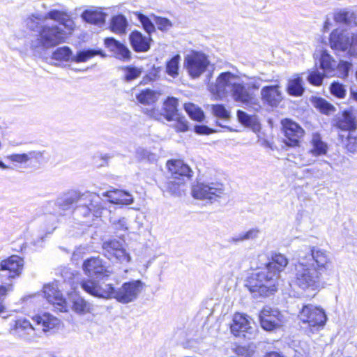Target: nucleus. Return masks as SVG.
I'll return each mask as SVG.
<instances>
[{"instance_id": "31", "label": "nucleus", "mask_w": 357, "mask_h": 357, "mask_svg": "<svg viewBox=\"0 0 357 357\" xmlns=\"http://www.w3.org/2000/svg\"><path fill=\"white\" fill-rule=\"evenodd\" d=\"M178 99L174 97H168L164 102L162 111L164 113V118L168 121H172L174 119L178 118L180 115L178 110Z\"/></svg>"}, {"instance_id": "63", "label": "nucleus", "mask_w": 357, "mask_h": 357, "mask_svg": "<svg viewBox=\"0 0 357 357\" xmlns=\"http://www.w3.org/2000/svg\"><path fill=\"white\" fill-rule=\"evenodd\" d=\"M61 275L64 278L63 282L68 284L69 285H70L71 288L74 289H75V287H73L74 279H75L74 274L72 272H68V270H65L63 271Z\"/></svg>"}, {"instance_id": "32", "label": "nucleus", "mask_w": 357, "mask_h": 357, "mask_svg": "<svg viewBox=\"0 0 357 357\" xmlns=\"http://www.w3.org/2000/svg\"><path fill=\"white\" fill-rule=\"evenodd\" d=\"M78 192L72 191L59 197L55 204L59 208V215H63L62 211L69 209L74 203L78 202Z\"/></svg>"}, {"instance_id": "24", "label": "nucleus", "mask_w": 357, "mask_h": 357, "mask_svg": "<svg viewBox=\"0 0 357 357\" xmlns=\"http://www.w3.org/2000/svg\"><path fill=\"white\" fill-rule=\"evenodd\" d=\"M72 310L76 314L84 315L93 312V305L78 294H72L70 297Z\"/></svg>"}, {"instance_id": "22", "label": "nucleus", "mask_w": 357, "mask_h": 357, "mask_svg": "<svg viewBox=\"0 0 357 357\" xmlns=\"http://www.w3.org/2000/svg\"><path fill=\"white\" fill-rule=\"evenodd\" d=\"M104 43L106 47L114 54L116 59L124 61L130 60L131 52L124 44L114 38H106Z\"/></svg>"}, {"instance_id": "1", "label": "nucleus", "mask_w": 357, "mask_h": 357, "mask_svg": "<svg viewBox=\"0 0 357 357\" xmlns=\"http://www.w3.org/2000/svg\"><path fill=\"white\" fill-rule=\"evenodd\" d=\"M24 27L33 34L28 41V47L35 56L40 57L49 49L64 43L67 31H73L75 23L66 13L51 10L43 14L34 13L23 20Z\"/></svg>"}, {"instance_id": "2", "label": "nucleus", "mask_w": 357, "mask_h": 357, "mask_svg": "<svg viewBox=\"0 0 357 357\" xmlns=\"http://www.w3.org/2000/svg\"><path fill=\"white\" fill-rule=\"evenodd\" d=\"M248 79L244 82L239 76L229 71L223 72L217 77L211 91L220 98L229 93L235 102L243 105H254L257 102L254 91L258 90L264 80L260 77Z\"/></svg>"}, {"instance_id": "59", "label": "nucleus", "mask_w": 357, "mask_h": 357, "mask_svg": "<svg viewBox=\"0 0 357 357\" xmlns=\"http://www.w3.org/2000/svg\"><path fill=\"white\" fill-rule=\"evenodd\" d=\"M173 121H176L174 127L177 131L185 132L188 130V121L185 116L180 114L178 116V118L174 119Z\"/></svg>"}, {"instance_id": "58", "label": "nucleus", "mask_w": 357, "mask_h": 357, "mask_svg": "<svg viewBox=\"0 0 357 357\" xmlns=\"http://www.w3.org/2000/svg\"><path fill=\"white\" fill-rule=\"evenodd\" d=\"M113 228L116 231H127L128 229V221L126 218H121L112 221Z\"/></svg>"}, {"instance_id": "30", "label": "nucleus", "mask_w": 357, "mask_h": 357, "mask_svg": "<svg viewBox=\"0 0 357 357\" xmlns=\"http://www.w3.org/2000/svg\"><path fill=\"white\" fill-rule=\"evenodd\" d=\"M319 68L326 76H332L336 68V61L328 54L326 50H322L319 58Z\"/></svg>"}, {"instance_id": "21", "label": "nucleus", "mask_w": 357, "mask_h": 357, "mask_svg": "<svg viewBox=\"0 0 357 357\" xmlns=\"http://www.w3.org/2000/svg\"><path fill=\"white\" fill-rule=\"evenodd\" d=\"M351 33L340 30L335 29L330 35V45L332 49L340 51H345L349 48V42L351 40Z\"/></svg>"}, {"instance_id": "41", "label": "nucleus", "mask_w": 357, "mask_h": 357, "mask_svg": "<svg viewBox=\"0 0 357 357\" xmlns=\"http://www.w3.org/2000/svg\"><path fill=\"white\" fill-rule=\"evenodd\" d=\"M73 51L68 46H63L56 48L52 54V59L60 61H71Z\"/></svg>"}, {"instance_id": "5", "label": "nucleus", "mask_w": 357, "mask_h": 357, "mask_svg": "<svg viewBox=\"0 0 357 357\" xmlns=\"http://www.w3.org/2000/svg\"><path fill=\"white\" fill-rule=\"evenodd\" d=\"M298 317L313 333L323 328L327 321L324 310L312 304L303 305Z\"/></svg>"}, {"instance_id": "6", "label": "nucleus", "mask_w": 357, "mask_h": 357, "mask_svg": "<svg viewBox=\"0 0 357 357\" xmlns=\"http://www.w3.org/2000/svg\"><path fill=\"white\" fill-rule=\"evenodd\" d=\"M225 187L218 181L210 183L197 182L192 186V195L198 199H208L211 202L215 201L224 195Z\"/></svg>"}, {"instance_id": "35", "label": "nucleus", "mask_w": 357, "mask_h": 357, "mask_svg": "<svg viewBox=\"0 0 357 357\" xmlns=\"http://www.w3.org/2000/svg\"><path fill=\"white\" fill-rule=\"evenodd\" d=\"M311 144L312 147L310 150V152L313 155H323L327 153V144L322 140L320 134L317 132L313 133Z\"/></svg>"}, {"instance_id": "64", "label": "nucleus", "mask_w": 357, "mask_h": 357, "mask_svg": "<svg viewBox=\"0 0 357 357\" xmlns=\"http://www.w3.org/2000/svg\"><path fill=\"white\" fill-rule=\"evenodd\" d=\"M195 132L199 135H209L213 132V130L204 125H197L195 126Z\"/></svg>"}, {"instance_id": "34", "label": "nucleus", "mask_w": 357, "mask_h": 357, "mask_svg": "<svg viewBox=\"0 0 357 357\" xmlns=\"http://www.w3.org/2000/svg\"><path fill=\"white\" fill-rule=\"evenodd\" d=\"M107 197L112 203L116 204L128 205L133 202L132 196L128 192L121 190L108 192Z\"/></svg>"}, {"instance_id": "62", "label": "nucleus", "mask_w": 357, "mask_h": 357, "mask_svg": "<svg viewBox=\"0 0 357 357\" xmlns=\"http://www.w3.org/2000/svg\"><path fill=\"white\" fill-rule=\"evenodd\" d=\"M349 42V52L351 55L357 56V34H351V40Z\"/></svg>"}, {"instance_id": "53", "label": "nucleus", "mask_w": 357, "mask_h": 357, "mask_svg": "<svg viewBox=\"0 0 357 357\" xmlns=\"http://www.w3.org/2000/svg\"><path fill=\"white\" fill-rule=\"evenodd\" d=\"M136 157L139 160H147L149 162L155 160V155L144 148H138L136 151Z\"/></svg>"}, {"instance_id": "40", "label": "nucleus", "mask_w": 357, "mask_h": 357, "mask_svg": "<svg viewBox=\"0 0 357 357\" xmlns=\"http://www.w3.org/2000/svg\"><path fill=\"white\" fill-rule=\"evenodd\" d=\"M314 106L322 114H330L335 111V107L326 100L316 97L313 100Z\"/></svg>"}, {"instance_id": "50", "label": "nucleus", "mask_w": 357, "mask_h": 357, "mask_svg": "<svg viewBox=\"0 0 357 357\" xmlns=\"http://www.w3.org/2000/svg\"><path fill=\"white\" fill-rule=\"evenodd\" d=\"M325 76H326V74L324 75L317 70H312L308 75L307 81L314 86H320L322 84Z\"/></svg>"}, {"instance_id": "23", "label": "nucleus", "mask_w": 357, "mask_h": 357, "mask_svg": "<svg viewBox=\"0 0 357 357\" xmlns=\"http://www.w3.org/2000/svg\"><path fill=\"white\" fill-rule=\"evenodd\" d=\"M129 40L135 52H146L150 49L152 39L150 36H144L139 31H133L129 36Z\"/></svg>"}, {"instance_id": "28", "label": "nucleus", "mask_w": 357, "mask_h": 357, "mask_svg": "<svg viewBox=\"0 0 357 357\" xmlns=\"http://www.w3.org/2000/svg\"><path fill=\"white\" fill-rule=\"evenodd\" d=\"M36 328L26 319H18L15 322V331L16 334L26 340H31L35 337Z\"/></svg>"}, {"instance_id": "15", "label": "nucleus", "mask_w": 357, "mask_h": 357, "mask_svg": "<svg viewBox=\"0 0 357 357\" xmlns=\"http://www.w3.org/2000/svg\"><path fill=\"white\" fill-rule=\"evenodd\" d=\"M209 65V61L206 54L195 52L185 58L184 66L190 76L192 78L199 77Z\"/></svg>"}, {"instance_id": "10", "label": "nucleus", "mask_w": 357, "mask_h": 357, "mask_svg": "<svg viewBox=\"0 0 357 357\" xmlns=\"http://www.w3.org/2000/svg\"><path fill=\"white\" fill-rule=\"evenodd\" d=\"M82 289L89 294L100 298H114L115 287L112 284H99L93 279H85L81 282Z\"/></svg>"}, {"instance_id": "37", "label": "nucleus", "mask_w": 357, "mask_h": 357, "mask_svg": "<svg viewBox=\"0 0 357 357\" xmlns=\"http://www.w3.org/2000/svg\"><path fill=\"white\" fill-rule=\"evenodd\" d=\"M128 25L126 17L120 14L112 17L110 29L114 33L122 34L126 33Z\"/></svg>"}, {"instance_id": "46", "label": "nucleus", "mask_w": 357, "mask_h": 357, "mask_svg": "<svg viewBox=\"0 0 357 357\" xmlns=\"http://www.w3.org/2000/svg\"><path fill=\"white\" fill-rule=\"evenodd\" d=\"M13 290L12 282H4L0 279V313L4 311L3 301L7 294Z\"/></svg>"}, {"instance_id": "3", "label": "nucleus", "mask_w": 357, "mask_h": 357, "mask_svg": "<svg viewBox=\"0 0 357 357\" xmlns=\"http://www.w3.org/2000/svg\"><path fill=\"white\" fill-rule=\"evenodd\" d=\"M288 264L284 255L275 254L266 267L252 273L248 278L246 286L250 292L261 296H269L278 289L280 273Z\"/></svg>"}, {"instance_id": "18", "label": "nucleus", "mask_w": 357, "mask_h": 357, "mask_svg": "<svg viewBox=\"0 0 357 357\" xmlns=\"http://www.w3.org/2000/svg\"><path fill=\"white\" fill-rule=\"evenodd\" d=\"M44 297L60 312L67 311V303L63 294L59 290L56 282L48 284L43 287Z\"/></svg>"}, {"instance_id": "8", "label": "nucleus", "mask_w": 357, "mask_h": 357, "mask_svg": "<svg viewBox=\"0 0 357 357\" xmlns=\"http://www.w3.org/2000/svg\"><path fill=\"white\" fill-rule=\"evenodd\" d=\"M299 255L306 257L308 264L313 267L317 271H319L322 275L326 274L330 270L332 261L330 253L319 248L312 247L310 249V253L307 255L301 252Z\"/></svg>"}, {"instance_id": "11", "label": "nucleus", "mask_w": 357, "mask_h": 357, "mask_svg": "<svg viewBox=\"0 0 357 357\" xmlns=\"http://www.w3.org/2000/svg\"><path fill=\"white\" fill-rule=\"evenodd\" d=\"M143 287L144 283L139 280L125 282L116 289L114 299L123 304L133 302L137 298Z\"/></svg>"}, {"instance_id": "25", "label": "nucleus", "mask_w": 357, "mask_h": 357, "mask_svg": "<svg viewBox=\"0 0 357 357\" xmlns=\"http://www.w3.org/2000/svg\"><path fill=\"white\" fill-rule=\"evenodd\" d=\"M107 14L100 8L86 9L81 14L82 19L91 24L102 26L105 22Z\"/></svg>"}, {"instance_id": "48", "label": "nucleus", "mask_w": 357, "mask_h": 357, "mask_svg": "<svg viewBox=\"0 0 357 357\" xmlns=\"http://www.w3.org/2000/svg\"><path fill=\"white\" fill-rule=\"evenodd\" d=\"M337 22L343 23L346 25H351L355 21V15L353 13L341 10L337 13L334 17Z\"/></svg>"}, {"instance_id": "52", "label": "nucleus", "mask_w": 357, "mask_h": 357, "mask_svg": "<svg viewBox=\"0 0 357 357\" xmlns=\"http://www.w3.org/2000/svg\"><path fill=\"white\" fill-rule=\"evenodd\" d=\"M154 21L158 29L162 31H167L172 26V22L166 17L154 16Z\"/></svg>"}, {"instance_id": "33", "label": "nucleus", "mask_w": 357, "mask_h": 357, "mask_svg": "<svg viewBox=\"0 0 357 357\" xmlns=\"http://www.w3.org/2000/svg\"><path fill=\"white\" fill-rule=\"evenodd\" d=\"M99 55L101 57H105L106 54L102 50L84 49L77 52L75 55H73L71 61L75 63L86 62L89 59Z\"/></svg>"}, {"instance_id": "13", "label": "nucleus", "mask_w": 357, "mask_h": 357, "mask_svg": "<svg viewBox=\"0 0 357 357\" xmlns=\"http://www.w3.org/2000/svg\"><path fill=\"white\" fill-rule=\"evenodd\" d=\"M82 268L85 275L90 278L103 279L110 274L107 262L99 256L85 259Z\"/></svg>"}, {"instance_id": "4", "label": "nucleus", "mask_w": 357, "mask_h": 357, "mask_svg": "<svg viewBox=\"0 0 357 357\" xmlns=\"http://www.w3.org/2000/svg\"><path fill=\"white\" fill-rule=\"evenodd\" d=\"M306 257L299 255L298 261L295 264L292 282L303 290L316 291L324 287L326 282L319 271L310 266Z\"/></svg>"}, {"instance_id": "47", "label": "nucleus", "mask_w": 357, "mask_h": 357, "mask_svg": "<svg viewBox=\"0 0 357 357\" xmlns=\"http://www.w3.org/2000/svg\"><path fill=\"white\" fill-rule=\"evenodd\" d=\"M330 93L337 98H344L347 94L345 86L338 81H333L329 87Z\"/></svg>"}, {"instance_id": "17", "label": "nucleus", "mask_w": 357, "mask_h": 357, "mask_svg": "<svg viewBox=\"0 0 357 357\" xmlns=\"http://www.w3.org/2000/svg\"><path fill=\"white\" fill-rule=\"evenodd\" d=\"M281 123L285 136L284 143L291 147L298 146L300 140L305 133L303 128L289 119L282 120Z\"/></svg>"}, {"instance_id": "12", "label": "nucleus", "mask_w": 357, "mask_h": 357, "mask_svg": "<svg viewBox=\"0 0 357 357\" xmlns=\"http://www.w3.org/2000/svg\"><path fill=\"white\" fill-rule=\"evenodd\" d=\"M103 255L109 260H116L120 263H128L131 260L123 243L116 239H109L102 243Z\"/></svg>"}, {"instance_id": "56", "label": "nucleus", "mask_w": 357, "mask_h": 357, "mask_svg": "<svg viewBox=\"0 0 357 357\" xmlns=\"http://www.w3.org/2000/svg\"><path fill=\"white\" fill-rule=\"evenodd\" d=\"M142 70L136 67H127L126 69L125 80L132 81L140 76Z\"/></svg>"}, {"instance_id": "26", "label": "nucleus", "mask_w": 357, "mask_h": 357, "mask_svg": "<svg viewBox=\"0 0 357 357\" xmlns=\"http://www.w3.org/2000/svg\"><path fill=\"white\" fill-rule=\"evenodd\" d=\"M167 167L172 174L179 176H185L190 178L192 176L191 168L181 160H169Z\"/></svg>"}, {"instance_id": "27", "label": "nucleus", "mask_w": 357, "mask_h": 357, "mask_svg": "<svg viewBox=\"0 0 357 357\" xmlns=\"http://www.w3.org/2000/svg\"><path fill=\"white\" fill-rule=\"evenodd\" d=\"M36 325L41 326L43 332H47L57 327L60 324V320L49 313L36 315L33 318Z\"/></svg>"}, {"instance_id": "54", "label": "nucleus", "mask_w": 357, "mask_h": 357, "mask_svg": "<svg viewBox=\"0 0 357 357\" xmlns=\"http://www.w3.org/2000/svg\"><path fill=\"white\" fill-rule=\"evenodd\" d=\"M336 68L338 70L339 77H347L351 68V63L349 61L341 60L338 63H336Z\"/></svg>"}, {"instance_id": "44", "label": "nucleus", "mask_w": 357, "mask_h": 357, "mask_svg": "<svg viewBox=\"0 0 357 357\" xmlns=\"http://www.w3.org/2000/svg\"><path fill=\"white\" fill-rule=\"evenodd\" d=\"M181 56L179 54L174 55L172 57L166 64V73L172 76L176 77L178 75L179 61Z\"/></svg>"}, {"instance_id": "16", "label": "nucleus", "mask_w": 357, "mask_h": 357, "mask_svg": "<svg viewBox=\"0 0 357 357\" xmlns=\"http://www.w3.org/2000/svg\"><path fill=\"white\" fill-rule=\"evenodd\" d=\"M230 329L231 333L236 337L250 340L255 336V328L250 326L248 318L240 313L234 314Z\"/></svg>"}, {"instance_id": "45", "label": "nucleus", "mask_w": 357, "mask_h": 357, "mask_svg": "<svg viewBox=\"0 0 357 357\" xmlns=\"http://www.w3.org/2000/svg\"><path fill=\"white\" fill-rule=\"evenodd\" d=\"M137 19L140 22L144 31L149 35L155 31V26L151 19L140 12L135 13Z\"/></svg>"}, {"instance_id": "7", "label": "nucleus", "mask_w": 357, "mask_h": 357, "mask_svg": "<svg viewBox=\"0 0 357 357\" xmlns=\"http://www.w3.org/2000/svg\"><path fill=\"white\" fill-rule=\"evenodd\" d=\"M79 206L75 209V213L87 216L93 213V216L101 215L102 207L101 198L94 192H86L78 197Z\"/></svg>"}, {"instance_id": "20", "label": "nucleus", "mask_w": 357, "mask_h": 357, "mask_svg": "<svg viewBox=\"0 0 357 357\" xmlns=\"http://www.w3.org/2000/svg\"><path fill=\"white\" fill-rule=\"evenodd\" d=\"M278 84L264 86L261 90V100L272 107H278L283 97Z\"/></svg>"}, {"instance_id": "60", "label": "nucleus", "mask_w": 357, "mask_h": 357, "mask_svg": "<svg viewBox=\"0 0 357 357\" xmlns=\"http://www.w3.org/2000/svg\"><path fill=\"white\" fill-rule=\"evenodd\" d=\"M144 113L149 116L150 118L153 119L160 121L164 117V113L160 112L158 109H144Z\"/></svg>"}, {"instance_id": "51", "label": "nucleus", "mask_w": 357, "mask_h": 357, "mask_svg": "<svg viewBox=\"0 0 357 357\" xmlns=\"http://www.w3.org/2000/svg\"><path fill=\"white\" fill-rule=\"evenodd\" d=\"M345 147L348 151L351 153H355L357 150V135L354 132H351L348 134Z\"/></svg>"}, {"instance_id": "42", "label": "nucleus", "mask_w": 357, "mask_h": 357, "mask_svg": "<svg viewBox=\"0 0 357 357\" xmlns=\"http://www.w3.org/2000/svg\"><path fill=\"white\" fill-rule=\"evenodd\" d=\"M259 233L260 231L259 229L252 228L245 232L240 233L232 236L229 242L236 243L244 241L253 240L259 236Z\"/></svg>"}, {"instance_id": "57", "label": "nucleus", "mask_w": 357, "mask_h": 357, "mask_svg": "<svg viewBox=\"0 0 357 357\" xmlns=\"http://www.w3.org/2000/svg\"><path fill=\"white\" fill-rule=\"evenodd\" d=\"M112 158V155L108 153H97L93 157V163L98 166L102 167L108 164V160Z\"/></svg>"}, {"instance_id": "29", "label": "nucleus", "mask_w": 357, "mask_h": 357, "mask_svg": "<svg viewBox=\"0 0 357 357\" xmlns=\"http://www.w3.org/2000/svg\"><path fill=\"white\" fill-rule=\"evenodd\" d=\"M45 153V151H31L26 153H16L8 155L7 158L10 161L19 164H26L31 159L40 162Z\"/></svg>"}, {"instance_id": "49", "label": "nucleus", "mask_w": 357, "mask_h": 357, "mask_svg": "<svg viewBox=\"0 0 357 357\" xmlns=\"http://www.w3.org/2000/svg\"><path fill=\"white\" fill-rule=\"evenodd\" d=\"M212 113L213 115L221 119H228L230 116L229 111L222 104L212 105Z\"/></svg>"}, {"instance_id": "55", "label": "nucleus", "mask_w": 357, "mask_h": 357, "mask_svg": "<svg viewBox=\"0 0 357 357\" xmlns=\"http://www.w3.org/2000/svg\"><path fill=\"white\" fill-rule=\"evenodd\" d=\"M237 118L239 122L245 126H252L254 124V118L245 112L238 110Z\"/></svg>"}, {"instance_id": "39", "label": "nucleus", "mask_w": 357, "mask_h": 357, "mask_svg": "<svg viewBox=\"0 0 357 357\" xmlns=\"http://www.w3.org/2000/svg\"><path fill=\"white\" fill-rule=\"evenodd\" d=\"M287 93L290 96H301L304 93V87L303 86V80L300 77L289 80Z\"/></svg>"}, {"instance_id": "19", "label": "nucleus", "mask_w": 357, "mask_h": 357, "mask_svg": "<svg viewBox=\"0 0 357 357\" xmlns=\"http://www.w3.org/2000/svg\"><path fill=\"white\" fill-rule=\"evenodd\" d=\"M333 126L349 133L357 128V120L351 110L346 109L337 114L333 119Z\"/></svg>"}, {"instance_id": "9", "label": "nucleus", "mask_w": 357, "mask_h": 357, "mask_svg": "<svg viewBox=\"0 0 357 357\" xmlns=\"http://www.w3.org/2000/svg\"><path fill=\"white\" fill-rule=\"evenodd\" d=\"M23 268L24 259L12 255L0 262V279L13 284V280L20 276Z\"/></svg>"}, {"instance_id": "38", "label": "nucleus", "mask_w": 357, "mask_h": 357, "mask_svg": "<svg viewBox=\"0 0 357 357\" xmlns=\"http://www.w3.org/2000/svg\"><path fill=\"white\" fill-rule=\"evenodd\" d=\"M185 184L183 182L166 181L160 184L162 190L169 192L172 195L181 196Z\"/></svg>"}, {"instance_id": "36", "label": "nucleus", "mask_w": 357, "mask_h": 357, "mask_svg": "<svg viewBox=\"0 0 357 357\" xmlns=\"http://www.w3.org/2000/svg\"><path fill=\"white\" fill-rule=\"evenodd\" d=\"M159 93L152 89H145L136 95V98L143 105H151L155 103L158 98Z\"/></svg>"}, {"instance_id": "43", "label": "nucleus", "mask_w": 357, "mask_h": 357, "mask_svg": "<svg viewBox=\"0 0 357 357\" xmlns=\"http://www.w3.org/2000/svg\"><path fill=\"white\" fill-rule=\"evenodd\" d=\"M184 109L188 116L195 121H202L204 119V112L195 104L186 103L184 105Z\"/></svg>"}, {"instance_id": "14", "label": "nucleus", "mask_w": 357, "mask_h": 357, "mask_svg": "<svg viewBox=\"0 0 357 357\" xmlns=\"http://www.w3.org/2000/svg\"><path fill=\"white\" fill-rule=\"evenodd\" d=\"M259 318L263 329L273 331L282 325L284 317L277 308L266 306L261 310Z\"/></svg>"}, {"instance_id": "61", "label": "nucleus", "mask_w": 357, "mask_h": 357, "mask_svg": "<svg viewBox=\"0 0 357 357\" xmlns=\"http://www.w3.org/2000/svg\"><path fill=\"white\" fill-rule=\"evenodd\" d=\"M45 222L46 223L47 229L54 230L56 227L57 218L54 214H49L45 216Z\"/></svg>"}]
</instances>
